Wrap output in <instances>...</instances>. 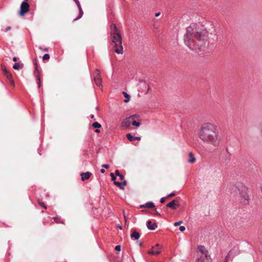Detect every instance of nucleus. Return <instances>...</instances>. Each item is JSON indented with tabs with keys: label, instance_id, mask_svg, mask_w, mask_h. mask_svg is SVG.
<instances>
[{
	"label": "nucleus",
	"instance_id": "nucleus-1",
	"mask_svg": "<svg viewBox=\"0 0 262 262\" xmlns=\"http://www.w3.org/2000/svg\"><path fill=\"white\" fill-rule=\"evenodd\" d=\"M208 35L206 30L199 31L196 29V24L193 23L186 28L184 42L191 50L198 52L204 50L207 41L208 43L213 45L218 39L215 34L211 33L212 37H209Z\"/></svg>",
	"mask_w": 262,
	"mask_h": 262
},
{
	"label": "nucleus",
	"instance_id": "nucleus-2",
	"mask_svg": "<svg viewBox=\"0 0 262 262\" xmlns=\"http://www.w3.org/2000/svg\"><path fill=\"white\" fill-rule=\"evenodd\" d=\"M199 138L204 142L214 146L219 144V133L217 126L211 123H204L198 134Z\"/></svg>",
	"mask_w": 262,
	"mask_h": 262
},
{
	"label": "nucleus",
	"instance_id": "nucleus-3",
	"mask_svg": "<svg viewBox=\"0 0 262 262\" xmlns=\"http://www.w3.org/2000/svg\"><path fill=\"white\" fill-rule=\"evenodd\" d=\"M110 29L112 42L114 43L116 48L115 51L117 54H122L123 47L122 46V42L121 34L114 24H111Z\"/></svg>",
	"mask_w": 262,
	"mask_h": 262
},
{
	"label": "nucleus",
	"instance_id": "nucleus-4",
	"mask_svg": "<svg viewBox=\"0 0 262 262\" xmlns=\"http://www.w3.org/2000/svg\"><path fill=\"white\" fill-rule=\"evenodd\" d=\"M241 203L243 205H247L249 203V196L248 194L246 188H244L240 192Z\"/></svg>",
	"mask_w": 262,
	"mask_h": 262
},
{
	"label": "nucleus",
	"instance_id": "nucleus-5",
	"mask_svg": "<svg viewBox=\"0 0 262 262\" xmlns=\"http://www.w3.org/2000/svg\"><path fill=\"white\" fill-rule=\"evenodd\" d=\"M29 10V4L28 2H23L20 5L19 15L24 16Z\"/></svg>",
	"mask_w": 262,
	"mask_h": 262
},
{
	"label": "nucleus",
	"instance_id": "nucleus-6",
	"mask_svg": "<svg viewBox=\"0 0 262 262\" xmlns=\"http://www.w3.org/2000/svg\"><path fill=\"white\" fill-rule=\"evenodd\" d=\"M161 248V246L157 244L155 246H152L150 250H148L147 253L150 255H159L161 253V251L159 249Z\"/></svg>",
	"mask_w": 262,
	"mask_h": 262
},
{
	"label": "nucleus",
	"instance_id": "nucleus-7",
	"mask_svg": "<svg viewBox=\"0 0 262 262\" xmlns=\"http://www.w3.org/2000/svg\"><path fill=\"white\" fill-rule=\"evenodd\" d=\"M180 206V204L178 203V201L176 200H173L167 204L166 206L167 207H169L172 209H176L177 207Z\"/></svg>",
	"mask_w": 262,
	"mask_h": 262
},
{
	"label": "nucleus",
	"instance_id": "nucleus-8",
	"mask_svg": "<svg viewBox=\"0 0 262 262\" xmlns=\"http://www.w3.org/2000/svg\"><path fill=\"white\" fill-rule=\"evenodd\" d=\"M198 250L200 252V255L199 256V257L200 256H203V255H206V257H210L209 255H208V252L207 251V250L206 249L205 247L203 246H198Z\"/></svg>",
	"mask_w": 262,
	"mask_h": 262
},
{
	"label": "nucleus",
	"instance_id": "nucleus-9",
	"mask_svg": "<svg viewBox=\"0 0 262 262\" xmlns=\"http://www.w3.org/2000/svg\"><path fill=\"white\" fill-rule=\"evenodd\" d=\"M2 69L3 74L7 77V79L10 80V82H14L13 80L11 79V78H12L11 74L6 69V67L2 66Z\"/></svg>",
	"mask_w": 262,
	"mask_h": 262
},
{
	"label": "nucleus",
	"instance_id": "nucleus-10",
	"mask_svg": "<svg viewBox=\"0 0 262 262\" xmlns=\"http://www.w3.org/2000/svg\"><path fill=\"white\" fill-rule=\"evenodd\" d=\"M92 173L89 171L86 172H82L80 173L81 180L82 181H84L88 180L92 176Z\"/></svg>",
	"mask_w": 262,
	"mask_h": 262
},
{
	"label": "nucleus",
	"instance_id": "nucleus-11",
	"mask_svg": "<svg viewBox=\"0 0 262 262\" xmlns=\"http://www.w3.org/2000/svg\"><path fill=\"white\" fill-rule=\"evenodd\" d=\"M196 262H211V259L210 257H206L205 255L203 256L199 257Z\"/></svg>",
	"mask_w": 262,
	"mask_h": 262
},
{
	"label": "nucleus",
	"instance_id": "nucleus-12",
	"mask_svg": "<svg viewBox=\"0 0 262 262\" xmlns=\"http://www.w3.org/2000/svg\"><path fill=\"white\" fill-rule=\"evenodd\" d=\"M158 226L156 223L152 224L151 221H148L147 222V227L149 230H154Z\"/></svg>",
	"mask_w": 262,
	"mask_h": 262
},
{
	"label": "nucleus",
	"instance_id": "nucleus-13",
	"mask_svg": "<svg viewBox=\"0 0 262 262\" xmlns=\"http://www.w3.org/2000/svg\"><path fill=\"white\" fill-rule=\"evenodd\" d=\"M131 122L129 121V119L128 118H126L122 122L121 126L124 127L125 128H128Z\"/></svg>",
	"mask_w": 262,
	"mask_h": 262
},
{
	"label": "nucleus",
	"instance_id": "nucleus-14",
	"mask_svg": "<svg viewBox=\"0 0 262 262\" xmlns=\"http://www.w3.org/2000/svg\"><path fill=\"white\" fill-rule=\"evenodd\" d=\"M130 237L133 239L137 240L140 238V235L139 233L137 232L136 230H134L132 231V233L130 234Z\"/></svg>",
	"mask_w": 262,
	"mask_h": 262
},
{
	"label": "nucleus",
	"instance_id": "nucleus-15",
	"mask_svg": "<svg viewBox=\"0 0 262 262\" xmlns=\"http://www.w3.org/2000/svg\"><path fill=\"white\" fill-rule=\"evenodd\" d=\"M94 79L96 82L97 81L100 80L101 81V79L100 76V72L98 70H96L94 73Z\"/></svg>",
	"mask_w": 262,
	"mask_h": 262
},
{
	"label": "nucleus",
	"instance_id": "nucleus-16",
	"mask_svg": "<svg viewBox=\"0 0 262 262\" xmlns=\"http://www.w3.org/2000/svg\"><path fill=\"white\" fill-rule=\"evenodd\" d=\"M78 10L79 11V15H78V16L77 18H75L74 19V21H76V20H77L79 19L80 18H81V17L83 15V11L82 10L81 5L78 6Z\"/></svg>",
	"mask_w": 262,
	"mask_h": 262
},
{
	"label": "nucleus",
	"instance_id": "nucleus-17",
	"mask_svg": "<svg viewBox=\"0 0 262 262\" xmlns=\"http://www.w3.org/2000/svg\"><path fill=\"white\" fill-rule=\"evenodd\" d=\"M189 159L188 160V162L190 163H193L195 162L196 159L194 157L192 152H189Z\"/></svg>",
	"mask_w": 262,
	"mask_h": 262
},
{
	"label": "nucleus",
	"instance_id": "nucleus-18",
	"mask_svg": "<svg viewBox=\"0 0 262 262\" xmlns=\"http://www.w3.org/2000/svg\"><path fill=\"white\" fill-rule=\"evenodd\" d=\"M146 208H152L155 207L154 203L152 202H148L145 203Z\"/></svg>",
	"mask_w": 262,
	"mask_h": 262
},
{
	"label": "nucleus",
	"instance_id": "nucleus-19",
	"mask_svg": "<svg viewBox=\"0 0 262 262\" xmlns=\"http://www.w3.org/2000/svg\"><path fill=\"white\" fill-rule=\"evenodd\" d=\"M115 173L116 176L119 177L120 179L121 180H123L124 179V176L123 174H121L118 170H116Z\"/></svg>",
	"mask_w": 262,
	"mask_h": 262
},
{
	"label": "nucleus",
	"instance_id": "nucleus-20",
	"mask_svg": "<svg viewBox=\"0 0 262 262\" xmlns=\"http://www.w3.org/2000/svg\"><path fill=\"white\" fill-rule=\"evenodd\" d=\"M123 94L124 95L125 99H124V101L125 102H128L129 100V95L127 93H126L125 92H123Z\"/></svg>",
	"mask_w": 262,
	"mask_h": 262
},
{
	"label": "nucleus",
	"instance_id": "nucleus-21",
	"mask_svg": "<svg viewBox=\"0 0 262 262\" xmlns=\"http://www.w3.org/2000/svg\"><path fill=\"white\" fill-rule=\"evenodd\" d=\"M126 136L127 139L130 141L135 140V137L133 136L130 133L127 134Z\"/></svg>",
	"mask_w": 262,
	"mask_h": 262
},
{
	"label": "nucleus",
	"instance_id": "nucleus-22",
	"mask_svg": "<svg viewBox=\"0 0 262 262\" xmlns=\"http://www.w3.org/2000/svg\"><path fill=\"white\" fill-rule=\"evenodd\" d=\"M92 126L96 128H99L101 127V125L98 122H95L93 123Z\"/></svg>",
	"mask_w": 262,
	"mask_h": 262
},
{
	"label": "nucleus",
	"instance_id": "nucleus-23",
	"mask_svg": "<svg viewBox=\"0 0 262 262\" xmlns=\"http://www.w3.org/2000/svg\"><path fill=\"white\" fill-rule=\"evenodd\" d=\"M53 220L57 223L64 224L63 221H61L60 219L58 216L53 217Z\"/></svg>",
	"mask_w": 262,
	"mask_h": 262
},
{
	"label": "nucleus",
	"instance_id": "nucleus-24",
	"mask_svg": "<svg viewBox=\"0 0 262 262\" xmlns=\"http://www.w3.org/2000/svg\"><path fill=\"white\" fill-rule=\"evenodd\" d=\"M20 68V64L19 62H17V63H15L13 66V68L14 69V70H19Z\"/></svg>",
	"mask_w": 262,
	"mask_h": 262
},
{
	"label": "nucleus",
	"instance_id": "nucleus-25",
	"mask_svg": "<svg viewBox=\"0 0 262 262\" xmlns=\"http://www.w3.org/2000/svg\"><path fill=\"white\" fill-rule=\"evenodd\" d=\"M127 182L126 181H123L122 183H121V187L120 189L122 190L124 189V186H126Z\"/></svg>",
	"mask_w": 262,
	"mask_h": 262
},
{
	"label": "nucleus",
	"instance_id": "nucleus-26",
	"mask_svg": "<svg viewBox=\"0 0 262 262\" xmlns=\"http://www.w3.org/2000/svg\"><path fill=\"white\" fill-rule=\"evenodd\" d=\"M138 117H139V115H138L137 114H135V115L130 116V117H129L128 118L129 119H132V120H135V119L138 118Z\"/></svg>",
	"mask_w": 262,
	"mask_h": 262
},
{
	"label": "nucleus",
	"instance_id": "nucleus-27",
	"mask_svg": "<svg viewBox=\"0 0 262 262\" xmlns=\"http://www.w3.org/2000/svg\"><path fill=\"white\" fill-rule=\"evenodd\" d=\"M50 58V55L49 54H45L42 57V60H46Z\"/></svg>",
	"mask_w": 262,
	"mask_h": 262
},
{
	"label": "nucleus",
	"instance_id": "nucleus-28",
	"mask_svg": "<svg viewBox=\"0 0 262 262\" xmlns=\"http://www.w3.org/2000/svg\"><path fill=\"white\" fill-rule=\"evenodd\" d=\"M132 124L133 125V126H139L140 125V123L139 122H137L136 121H134L132 123Z\"/></svg>",
	"mask_w": 262,
	"mask_h": 262
},
{
	"label": "nucleus",
	"instance_id": "nucleus-29",
	"mask_svg": "<svg viewBox=\"0 0 262 262\" xmlns=\"http://www.w3.org/2000/svg\"><path fill=\"white\" fill-rule=\"evenodd\" d=\"M38 203L39 204L42 206V207H43L45 209H47V206H46V205L44 203L42 202L40 200H38Z\"/></svg>",
	"mask_w": 262,
	"mask_h": 262
},
{
	"label": "nucleus",
	"instance_id": "nucleus-30",
	"mask_svg": "<svg viewBox=\"0 0 262 262\" xmlns=\"http://www.w3.org/2000/svg\"><path fill=\"white\" fill-rule=\"evenodd\" d=\"M114 183L116 186H118V187H119L120 188V187H121V183L120 182L114 181Z\"/></svg>",
	"mask_w": 262,
	"mask_h": 262
},
{
	"label": "nucleus",
	"instance_id": "nucleus-31",
	"mask_svg": "<svg viewBox=\"0 0 262 262\" xmlns=\"http://www.w3.org/2000/svg\"><path fill=\"white\" fill-rule=\"evenodd\" d=\"M110 176L111 177L112 180L114 181L116 179V176L113 173H111Z\"/></svg>",
	"mask_w": 262,
	"mask_h": 262
},
{
	"label": "nucleus",
	"instance_id": "nucleus-32",
	"mask_svg": "<svg viewBox=\"0 0 262 262\" xmlns=\"http://www.w3.org/2000/svg\"><path fill=\"white\" fill-rule=\"evenodd\" d=\"M176 195V193L175 192H172L169 194H168L166 197L167 198H170V197H172V196H173Z\"/></svg>",
	"mask_w": 262,
	"mask_h": 262
},
{
	"label": "nucleus",
	"instance_id": "nucleus-33",
	"mask_svg": "<svg viewBox=\"0 0 262 262\" xmlns=\"http://www.w3.org/2000/svg\"><path fill=\"white\" fill-rule=\"evenodd\" d=\"M167 199V197H163L161 198L160 199V202L161 203H164L165 202L166 199Z\"/></svg>",
	"mask_w": 262,
	"mask_h": 262
},
{
	"label": "nucleus",
	"instance_id": "nucleus-34",
	"mask_svg": "<svg viewBox=\"0 0 262 262\" xmlns=\"http://www.w3.org/2000/svg\"><path fill=\"white\" fill-rule=\"evenodd\" d=\"M115 250L117 251H120L121 250V246L120 245H117L115 247Z\"/></svg>",
	"mask_w": 262,
	"mask_h": 262
},
{
	"label": "nucleus",
	"instance_id": "nucleus-35",
	"mask_svg": "<svg viewBox=\"0 0 262 262\" xmlns=\"http://www.w3.org/2000/svg\"><path fill=\"white\" fill-rule=\"evenodd\" d=\"M182 221H180L177 222H175L174 223V226H179L182 223Z\"/></svg>",
	"mask_w": 262,
	"mask_h": 262
},
{
	"label": "nucleus",
	"instance_id": "nucleus-36",
	"mask_svg": "<svg viewBox=\"0 0 262 262\" xmlns=\"http://www.w3.org/2000/svg\"><path fill=\"white\" fill-rule=\"evenodd\" d=\"M39 49L40 50H41L44 51H48V49L47 48H43V47H42L41 46L39 47Z\"/></svg>",
	"mask_w": 262,
	"mask_h": 262
},
{
	"label": "nucleus",
	"instance_id": "nucleus-37",
	"mask_svg": "<svg viewBox=\"0 0 262 262\" xmlns=\"http://www.w3.org/2000/svg\"><path fill=\"white\" fill-rule=\"evenodd\" d=\"M179 230L181 231V232H183L184 231H185V227L184 226H180V228H179Z\"/></svg>",
	"mask_w": 262,
	"mask_h": 262
},
{
	"label": "nucleus",
	"instance_id": "nucleus-38",
	"mask_svg": "<svg viewBox=\"0 0 262 262\" xmlns=\"http://www.w3.org/2000/svg\"><path fill=\"white\" fill-rule=\"evenodd\" d=\"M102 167L105 168H108L110 167V165L108 164H103Z\"/></svg>",
	"mask_w": 262,
	"mask_h": 262
},
{
	"label": "nucleus",
	"instance_id": "nucleus-39",
	"mask_svg": "<svg viewBox=\"0 0 262 262\" xmlns=\"http://www.w3.org/2000/svg\"><path fill=\"white\" fill-rule=\"evenodd\" d=\"M76 4L77 7L80 6V3L78 0H73Z\"/></svg>",
	"mask_w": 262,
	"mask_h": 262
},
{
	"label": "nucleus",
	"instance_id": "nucleus-40",
	"mask_svg": "<svg viewBox=\"0 0 262 262\" xmlns=\"http://www.w3.org/2000/svg\"><path fill=\"white\" fill-rule=\"evenodd\" d=\"M96 84L99 88H101V87L102 86V83H96Z\"/></svg>",
	"mask_w": 262,
	"mask_h": 262
},
{
	"label": "nucleus",
	"instance_id": "nucleus-41",
	"mask_svg": "<svg viewBox=\"0 0 262 262\" xmlns=\"http://www.w3.org/2000/svg\"><path fill=\"white\" fill-rule=\"evenodd\" d=\"M11 27L8 26V27H7L6 28V30H5V32H7V31H10V30H11Z\"/></svg>",
	"mask_w": 262,
	"mask_h": 262
},
{
	"label": "nucleus",
	"instance_id": "nucleus-42",
	"mask_svg": "<svg viewBox=\"0 0 262 262\" xmlns=\"http://www.w3.org/2000/svg\"><path fill=\"white\" fill-rule=\"evenodd\" d=\"M135 140H141V137H135Z\"/></svg>",
	"mask_w": 262,
	"mask_h": 262
},
{
	"label": "nucleus",
	"instance_id": "nucleus-43",
	"mask_svg": "<svg viewBox=\"0 0 262 262\" xmlns=\"http://www.w3.org/2000/svg\"><path fill=\"white\" fill-rule=\"evenodd\" d=\"M145 205V204H143V205H140V208H146V206Z\"/></svg>",
	"mask_w": 262,
	"mask_h": 262
},
{
	"label": "nucleus",
	"instance_id": "nucleus-44",
	"mask_svg": "<svg viewBox=\"0 0 262 262\" xmlns=\"http://www.w3.org/2000/svg\"><path fill=\"white\" fill-rule=\"evenodd\" d=\"M95 132L96 133H99L100 132V130L98 129V128H97L95 130Z\"/></svg>",
	"mask_w": 262,
	"mask_h": 262
},
{
	"label": "nucleus",
	"instance_id": "nucleus-45",
	"mask_svg": "<svg viewBox=\"0 0 262 262\" xmlns=\"http://www.w3.org/2000/svg\"><path fill=\"white\" fill-rule=\"evenodd\" d=\"M160 14H161V13H160V12H157V13H156L155 14V16H159L160 15Z\"/></svg>",
	"mask_w": 262,
	"mask_h": 262
},
{
	"label": "nucleus",
	"instance_id": "nucleus-46",
	"mask_svg": "<svg viewBox=\"0 0 262 262\" xmlns=\"http://www.w3.org/2000/svg\"><path fill=\"white\" fill-rule=\"evenodd\" d=\"M145 86L146 87V85H145ZM147 91L145 92V93H147L148 92V90H149V85H148H148H147Z\"/></svg>",
	"mask_w": 262,
	"mask_h": 262
},
{
	"label": "nucleus",
	"instance_id": "nucleus-47",
	"mask_svg": "<svg viewBox=\"0 0 262 262\" xmlns=\"http://www.w3.org/2000/svg\"><path fill=\"white\" fill-rule=\"evenodd\" d=\"M155 214H156V215H160V214L159 213V212L158 211H157L156 210L155 211Z\"/></svg>",
	"mask_w": 262,
	"mask_h": 262
},
{
	"label": "nucleus",
	"instance_id": "nucleus-48",
	"mask_svg": "<svg viewBox=\"0 0 262 262\" xmlns=\"http://www.w3.org/2000/svg\"><path fill=\"white\" fill-rule=\"evenodd\" d=\"M13 60L14 61H16L17 60V57H14L13 58Z\"/></svg>",
	"mask_w": 262,
	"mask_h": 262
},
{
	"label": "nucleus",
	"instance_id": "nucleus-49",
	"mask_svg": "<svg viewBox=\"0 0 262 262\" xmlns=\"http://www.w3.org/2000/svg\"><path fill=\"white\" fill-rule=\"evenodd\" d=\"M105 170L104 169H100V172L102 173H103L105 172Z\"/></svg>",
	"mask_w": 262,
	"mask_h": 262
},
{
	"label": "nucleus",
	"instance_id": "nucleus-50",
	"mask_svg": "<svg viewBox=\"0 0 262 262\" xmlns=\"http://www.w3.org/2000/svg\"><path fill=\"white\" fill-rule=\"evenodd\" d=\"M36 77H37V80H38L39 82H40V80H40V79L39 76H37Z\"/></svg>",
	"mask_w": 262,
	"mask_h": 262
},
{
	"label": "nucleus",
	"instance_id": "nucleus-51",
	"mask_svg": "<svg viewBox=\"0 0 262 262\" xmlns=\"http://www.w3.org/2000/svg\"><path fill=\"white\" fill-rule=\"evenodd\" d=\"M91 118L94 120H96V119L95 118V117H94V115H91Z\"/></svg>",
	"mask_w": 262,
	"mask_h": 262
},
{
	"label": "nucleus",
	"instance_id": "nucleus-52",
	"mask_svg": "<svg viewBox=\"0 0 262 262\" xmlns=\"http://www.w3.org/2000/svg\"><path fill=\"white\" fill-rule=\"evenodd\" d=\"M40 85H41V83H40V82L37 83L38 88H39L40 87Z\"/></svg>",
	"mask_w": 262,
	"mask_h": 262
},
{
	"label": "nucleus",
	"instance_id": "nucleus-53",
	"mask_svg": "<svg viewBox=\"0 0 262 262\" xmlns=\"http://www.w3.org/2000/svg\"><path fill=\"white\" fill-rule=\"evenodd\" d=\"M142 246H143V244H142V243H140L139 244V246H140V247H142Z\"/></svg>",
	"mask_w": 262,
	"mask_h": 262
},
{
	"label": "nucleus",
	"instance_id": "nucleus-54",
	"mask_svg": "<svg viewBox=\"0 0 262 262\" xmlns=\"http://www.w3.org/2000/svg\"><path fill=\"white\" fill-rule=\"evenodd\" d=\"M12 83V86L14 87V86H15V85H14V83H14V82H13V83Z\"/></svg>",
	"mask_w": 262,
	"mask_h": 262
},
{
	"label": "nucleus",
	"instance_id": "nucleus-55",
	"mask_svg": "<svg viewBox=\"0 0 262 262\" xmlns=\"http://www.w3.org/2000/svg\"><path fill=\"white\" fill-rule=\"evenodd\" d=\"M118 227L120 229H122V227L121 226H119Z\"/></svg>",
	"mask_w": 262,
	"mask_h": 262
},
{
	"label": "nucleus",
	"instance_id": "nucleus-56",
	"mask_svg": "<svg viewBox=\"0 0 262 262\" xmlns=\"http://www.w3.org/2000/svg\"><path fill=\"white\" fill-rule=\"evenodd\" d=\"M124 219H125V221H126V216H125V215H124Z\"/></svg>",
	"mask_w": 262,
	"mask_h": 262
},
{
	"label": "nucleus",
	"instance_id": "nucleus-57",
	"mask_svg": "<svg viewBox=\"0 0 262 262\" xmlns=\"http://www.w3.org/2000/svg\"><path fill=\"white\" fill-rule=\"evenodd\" d=\"M228 256H229L228 255V256L226 257V259L227 260H228Z\"/></svg>",
	"mask_w": 262,
	"mask_h": 262
},
{
	"label": "nucleus",
	"instance_id": "nucleus-58",
	"mask_svg": "<svg viewBox=\"0 0 262 262\" xmlns=\"http://www.w3.org/2000/svg\"><path fill=\"white\" fill-rule=\"evenodd\" d=\"M28 1V0H25L24 2H27V1Z\"/></svg>",
	"mask_w": 262,
	"mask_h": 262
},
{
	"label": "nucleus",
	"instance_id": "nucleus-59",
	"mask_svg": "<svg viewBox=\"0 0 262 262\" xmlns=\"http://www.w3.org/2000/svg\"><path fill=\"white\" fill-rule=\"evenodd\" d=\"M230 187H232V185H230ZM233 188H234L233 186H232Z\"/></svg>",
	"mask_w": 262,
	"mask_h": 262
},
{
	"label": "nucleus",
	"instance_id": "nucleus-60",
	"mask_svg": "<svg viewBox=\"0 0 262 262\" xmlns=\"http://www.w3.org/2000/svg\"><path fill=\"white\" fill-rule=\"evenodd\" d=\"M261 192H262V188H261Z\"/></svg>",
	"mask_w": 262,
	"mask_h": 262
}]
</instances>
